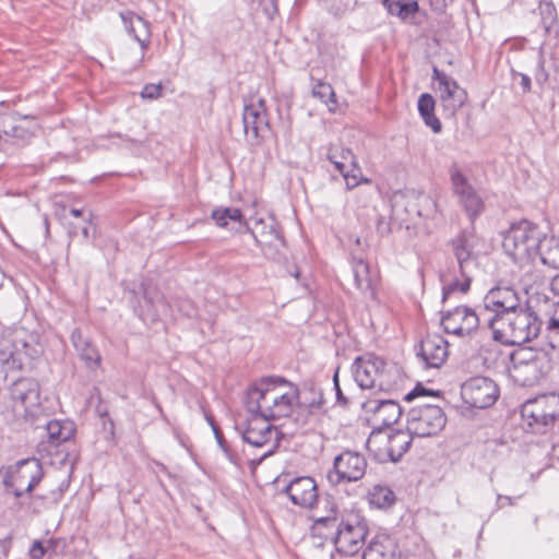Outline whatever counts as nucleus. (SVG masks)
I'll return each mask as SVG.
<instances>
[{
  "label": "nucleus",
  "instance_id": "obj_1",
  "mask_svg": "<svg viewBox=\"0 0 559 559\" xmlns=\"http://www.w3.org/2000/svg\"><path fill=\"white\" fill-rule=\"evenodd\" d=\"M298 399L295 384L282 377H269L248 390L246 405L249 413L274 420L289 416Z\"/></svg>",
  "mask_w": 559,
  "mask_h": 559
},
{
  "label": "nucleus",
  "instance_id": "obj_2",
  "mask_svg": "<svg viewBox=\"0 0 559 559\" xmlns=\"http://www.w3.org/2000/svg\"><path fill=\"white\" fill-rule=\"evenodd\" d=\"M450 246L457 263V271L454 270L453 274L449 273L441 276L443 283L442 301H445L454 293H468L473 277L478 270L472 231L464 230L460 233L450 241Z\"/></svg>",
  "mask_w": 559,
  "mask_h": 559
},
{
  "label": "nucleus",
  "instance_id": "obj_3",
  "mask_svg": "<svg viewBox=\"0 0 559 559\" xmlns=\"http://www.w3.org/2000/svg\"><path fill=\"white\" fill-rule=\"evenodd\" d=\"M488 328L496 341L506 345H522L538 336L542 321L525 301L524 306L508 316L488 320Z\"/></svg>",
  "mask_w": 559,
  "mask_h": 559
},
{
  "label": "nucleus",
  "instance_id": "obj_4",
  "mask_svg": "<svg viewBox=\"0 0 559 559\" xmlns=\"http://www.w3.org/2000/svg\"><path fill=\"white\" fill-rule=\"evenodd\" d=\"M544 233L537 225L523 219L510 226L503 237L504 252L518 264L524 265L537 258Z\"/></svg>",
  "mask_w": 559,
  "mask_h": 559
},
{
  "label": "nucleus",
  "instance_id": "obj_5",
  "mask_svg": "<svg viewBox=\"0 0 559 559\" xmlns=\"http://www.w3.org/2000/svg\"><path fill=\"white\" fill-rule=\"evenodd\" d=\"M511 376L523 386H532L551 370V360L545 350L523 348L511 356Z\"/></svg>",
  "mask_w": 559,
  "mask_h": 559
},
{
  "label": "nucleus",
  "instance_id": "obj_6",
  "mask_svg": "<svg viewBox=\"0 0 559 559\" xmlns=\"http://www.w3.org/2000/svg\"><path fill=\"white\" fill-rule=\"evenodd\" d=\"M44 469L40 461L28 457L17 461L5 468L2 483L7 491L12 492L16 498L24 493H31L40 483Z\"/></svg>",
  "mask_w": 559,
  "mask_h": 559
},
{
  "label": "nucleus",
  "instance_id": "obj_7",
  "mask_svg": "<svg viewBox=\"0 0 559 559\" xmlns=\"http://www.w3.org/2000/svg\"><path fill=\"white\" fill-rule=\"evenodd\" d=\"M270 421L258 413H251V417L248 418L246 428L241 433L246 443L264 450L257 464L272 455L278 447V431Z\"/></svg>",
  "mask_w": 559,
  "mask_h": 559
},
{
  "label": "nucleus",
  "instance_id": "obj_8",
  "mask_svg": "<svg viewBox=\"0 0 559 559\" xmlns=\"http://www.w3.org/2000/svg\"><path fill=\"white\" fill-rule=\"evenodd\" d=\"M447 417L442 408L432 404H420L409 409L407 425L413 437L437 436L445 426Z\"/></svg>",
  "mask_w": 559,
  "mask_h": 559
},
{
  "label": "nucleus",
  "instance_id": "obj_9",
  "mask_svg": "<svg viewBox=\"0 0 559 559\" xmlns=\"http://www.w3.org/2000/svg\"><path fill=\"white\" fill-rule=\"evenodd\" d=\"M388 364L373 355L357 357L353 365L354 379L361 389L385 390L391 385Z\"/></svg>",
  "mask_w": 559,
  "mask_h": 559
},
{
  "label": "nucleus",
  "instance_id": "obj_10",
  "mask_svg": "<svg viewBox=\"0 0 559 559\" xmlns=\"http://www.w3.org/2000/svg\"><path fill=\"white\" fill-rule=\"evenodd\" d=\"M522 306H524L522 297L514 288L509 286L491 288L484 297L485 321L488 324V320L506 317Z\"/></svg>",
  "mask_w": 559,
  "mask_h": 559
},
{
  "label": "nucleus",
  "instance_id": "obj_11",
  "mask_svg": "<svg viewBox=\"0 0 559 559\" xmlns=\"http://www.w3.org/2000/svg\"><path fill=\"white\" fill-rule=\"evenodd\" d=\"M366 467L367 461L364 455L346 450L335 456L333 471H330L326 477L332 485L357 481L364 477Z\"/></svg>",
  "mask_w": 559,
  "mask_h": 559
},
{
  "label": "nucleus",
  "instance_id": "obj_12",
  "mask_svg": "<svg viewBox=\"0 0 559 559\" xmlns=\"http://www.w3.org/2000/svg\"><path fill=\"white\" fill-rule=\"evenodd\" d=\"M432 80L438 83L440 106L445 118H453L465 104L467 94L450 75L433 68Z\"/></svg>",
  "mask_w": 559,
  "mask_h": 559
},
{
  "label": "nucleus",
  "instance_id": "obj_13",
  "mask_svg": "<svg viewBox=\"0 0 559 559\" xmlns=\"http://www.w3.org/2000/svg\"><path fill=\"white\" fill-rule=\"evenodd\" d=\"M367 534L366 522L350 515L338 524L334 543L340 552L354 556L364 546Z\"/></svg>",
  "mask_w": 559,
  "mask_h": 559
},
{
  "label": "nucleus",
  "instance_id": "obj_14",
  "mask_svg": "<svg viewBox=\"0 0 559 559\" xmlns=\"http://www.w3.org/2000/svg\"><path fill=\"white\" fill-rule=\"evenodd\" d=\"M461 396L464 403L471 407L487 408L497 401L499 389L491 379L475 377L462 384Z\"/></svg>",
  "mask_w": 559,
  "mask_h": 559
},
{
  "label": "nucleus",
  "instance_id": "obj_15",
  "mask_svg": "<svg viewBox=\"0 0 559 559\" xmlns=\"http://www.w3.org/2000/svg\"><path fill=\"white\" fill-rule=\"evenodd\" d=\"M243 133L251 145L260 144L269 132L265 102L262 98L246 103L242 112Z\"/></svg>",
  "mask_w": 559,
  "mask_h": 559
},
{
  "label": "nucleus",
  "instance_id": "obj_16",
  "mask_svg": "<svg viewBox=\"0 0 559 559\" xmlns=\"http://www.w3.org/2000/svg\"><path fill=\"white\" fill-rule=\"evenodd\" d=\"M451 181L460 205L473 223L485 211L484 199L459 169H451Z\"/></svg>",
  "mask_w": 559,
  "mask_h": 559
},
{
  "label": "nucleus",
  "instance_id": "obj_17",
  "mask_svg": "<svg viewBox=\"0 0 559 559\" xmlns=\"http://www.w3.org/2000/svg\"><path fill=\"white\" fill-rule=\"evenodd\" d=\"M481 317L485 320L486 313L478 314L469 307L460 306L442 316L441 325L448 334L468 336L478 328Z\"/></svg>",
  "mask_w": 559,
  "mask_h": 559
},
{
  "label": "nucleus",
  "instance_id": "obj_18",
  "mask_svg": "<svg viewBox=\"0 0 559 559\" xmlns=\"http://www.w3.org/2000/svg\"><path fill=\"white\" fill-rule=\"evenodd\" d=\"M437 211L436 201L426 194L411 195L403 203L395 202L392 209L393 216L401 223H416L415 218H429Z\"/></svg>",
  "mask_w": 559,
  "mask_h": 559
},
{
  "label": "nucleus",
  "instance_id": "obj_19",
  "mask_svg": "<svg viewBox=\"0 0 559 559\" xmlns=\"http://www.w3.org/2000/svg\"><path fill=\"white\" fill-rule=\"evenodd\" d=\"M326 156L343 175L348 189L355 188L359 183L361 171L355 155L349 148L343 147L341 144H331Z\"/></svg>",
  "mask_w": 559,
  "mask_h": 559
},
{
  "label": "nucleus",
  "instance_id": "obj_20",
  "mask_svg": "<svg viewBox=\"0 0 559 559\" xmlns=\"http://www.w3.org/2000/svg\"><path fill=\"white\" fill-rule=\"evenodd\" d=\"M290 501L301 508L312 509L318 503V487L313 478L304 476L293 479L284 489Z\"/></svg>",
  "mask_w": 559,
  "mask_h": 559
},
{
  "label": "nucleus",
  "instance_id": "obj_21",
  "mask_svg": "<svg viewBox=\"0 0 559 559\" xmlns=\"http://www.w3.org/2000/svg\"><path fill=\"white\" fill-rule=\"evenodd\" d=\"M417 356L426 367L438 368L448 356V342L440 335H428L420 342Z\"/></svg>",
  "mask_w": 559,
  "mask_h": 559
},
{
  "label": "nucleus",
  "instance_id": "obj_22",
  "mask_svg": "<svg viewBox=\"0 0 559 559\" xmlns=\"http://www.w3.org/2000/svg\"><path fill=\"white\" fill-rule=\"evenodd\" d=\"M366 413H371V420L379 425L389 427L395 424L402 415V408L393 400H369L362 404Z\"/></svg>",
  "mask_w": 559,
  "mask_h": 559
},
{
  "label": "nucleus",
  "instance_id": "obj_23",
  "mask_svg": "<svg viewBox=\"0 0 559 559\" xmlns=\"http://www.w3.org/2000/svg\"><path fill=\"white\" fill-rule=\"evenodd\" d=\"M11 396L15 403H20L29 412L39 404L38 383L33 379H20L12 384Z\"/></svg>",
  "mask_w": 559,
  "mask_h": 559
},
{
  "label": "nucleus",
  "instance_id": "obj_24",
  "mask_svg": "<svg viewBox=\"0 0 559 559\" xmlns=\"http://www.w3.org/2000/svg\"><path fill=\"white\" fill-rule=\"evenodd\" d=\"M121 19L123 21L124 27L128 31L129 34H132L134 39L139 41L141 46V58L138 60V63H142L144 51L150 45V37H151V28L147 21L142 19L139 15H135L131 12H128L127 14H121Z\"/></svg>",
  "mask_w": 559,
  "mask_h": 559
},
{
  "label": "nucleus",
  "instance_id": "obj_25",
  "mask_svg": "<svg viewBox=\"0 0 559 559\" xmlns=\"http://www.w3.org/2000/svg\"><path fill=\"white\" fill-rule=\"evenodd\" d=\"M252 234L266 258L274 260L278 258L281 249L285 247V241L274 222L269 224L267 233Z\"/></svg>",
  "mask_w": 559,
  "mask_h": 559
},
{
  "label": "nucleus",
  "instance_id": "obj_26",
  "mask_svg": "<svg viewBox=\"0 0 559 559\" xmlns=\"http://www.w3.org/2000/svg\"><path fill=\"white\" fill-rule=\"evenodd\" d=\"M71 343L75 348L79 357L90 369H96L100 365V354L97 348L86 338L79 329L71 334Z\"/></svg>",
  "mask_w": 559,
  "mask_h": 559
},
{
  "label": "nucleus",
  "instance_id": "obj_27",
  "mask_svg": "<svg viewBox=\"0 0 559 559\" xmlns=\"http://www.w3.org/2000/svg\"><path fill=\"white\" fill-rule=\"evenodd\" d=\"M521 415L533 432L543 433L547 430L543 395L525 402Z\"/></svg>",
  "mask_w": 559,
  "mask_h": 559
},
{
  "label": "nucleus",
  "instance_id": "obj_28",
  "mask_svg": "<svg viewBox=\"0 0 559 559\" xmlns=\"http://www.w3.org/2000/svg\"><path fill=\"white\" fill-rule=\"evenodd\" d=\"M353 277L356 288L366 297L374 298L373 278L369 264L362 259H354Z\"/></svg>",
  "mask_w": 559,
  "mask_h": 559
},
{
  "label": "nucleus",
  "instance_id": "obj_29",
  "mask_svg": "<svg viewBox=\"0 0 559 559\" xmlns=\"http://www.w3.org/2000/svg\"><path fill=\"white\" fill-rule=\"evenodd\" d=\"M143 290V301L139 304V307L135 308L139 312L140 318L143 320L156 321L160 313H165L167 310V305L163 297H160L156 302L154 297L150 295V290L142 284Z\"/></svg>",
  "mask_w": 559,
  "mask_h": 559
},
{
  "label": "nucleus",
  "instance_id": "obj_30",
  "mask_svg": "<svg viewBox=\"0 0 559 559\" xmlns=\"http://www.w3.org/2000/svg\"><path fill=\"white\" fill-rule=\"evenodd\" d=\"M367 449L379 463L393 462L386 432H372L367 440Z\"/></svg>",
  "mask_w": 559,
  "mask_h": 559
},
{
  "label": "nucleus",
  "instance_id": "obj_31",
  "mask_svg": "<svg viewBox=\"0 0 559 559\" xmlns=\"http://www.w3.org/2000/svg\"><path fill=\"white\" fill-rule=\"evenodd\" d=\"M537 258L540 262L552 270H559V239L545 234L537 250Z\"/></svg>",
  "mask_w": 559,
  "mask_h": 559
},
{
  "label": "nucleus",
  "instance_id": "obj_32",
  "mask_svg": "<svg viewBox=\"0 0 559 559\" xmlns=\"http://www.w3.org/2000/svg\"><path fill=\"white\" fill-rule=\"evenodd\" d=\"M386 437L389 447L391 449V454H393V462H397L409 449L414 437L412 433H409L407 428L406 430H394L392 432H386Z\"/></svg>",
  "mask_w": 559,
  "mask_h": 559
},
{
  "label": "nucleus",
  "instance_id": "obj_33",
  "mask_svg": "<svg viewBox=\"0 0 559 559\" xmlns=\"http://www.w3.org/2000/svg\"><path fill=\"white\" fill-rule=\"evenodd\" d=\"M435 106L436 100L430 94L424 93L419 96L418 111L426 126L430 127L435 133H438L441 131L442 126L440 120L435 116Z\"/></svg>",
  "mask_w": 559,
  "mask_h": 559
},
{
  "label": "nucleus",
  "instance_id": "obj_34",
  "mask_svg": "<svg viewBox=\"0 0 559 559\" xmlns=\"http://www.w3.org/2000/svg\"><path fill=\"white\" fill-rule=\"evenodd\" d=\"M362 559H396L393 545L388 538L371 540Z\"/></svg>",
  "mask_w": 559,
  "mask_h": 559
},
{
  "label": "nucleus",
  "instance_id": "obj_35",
  "mask_svg": "<svg viewBox=\"0 0 559 559\" xmlns=\"http://www.w3.org/2000/svg\"><path fill=\"white\" fill-rule=\"evenodd\" d=\"M299 408H305L309 414L321 411L324 405L323 393L311 386L302 393L299 392V399L296 403Z\"/></svg>",
  "mask_w": 559,
  "mask_h": 559
},
{
  "label": "nucleus",
  "instance_id": "obj_36",
  "mask_svg": "<svg viewBox=\"0 0 559 559\" xmlns=\"http://www.w3.org/2000/svg\"><path fill=\"white\" fill-rule=\"evenodd\" d=\"M383 5L392 15L406 20L408 16L415 14L419 7L415 0H383Z\"/></svg>",
  "mask_w": 559,
  "mask_h": 559
},
{
  "label": "nucleus",
  "instance_id": "obj_37",
  "mask_svg": "<svg viewBox=\"0 0 559 559\" xmlns=\"http://www.w3.org/2000/svg\"><path fill=\"white\" fill-rule=\"evenodd\" d=\"M369 503L378 509H388L395 502L394 492L386 486L376 485L368 493Z\"/></svg>",
  "mask_w": 559,
  "mask_h": 559
},
{
  "label": "nucleus",
  "instance_id": "obj_38",
  "mask_svg": "<svg viewBox=\"0 0 559 559\" xmlns=\"http://www.w3.org/2000/svg\"><path fill=\"white\" fill-rule=\"evenodd\" d=\"M47 433L52 443L68 441L74 435V427L71 423H61L59 420H50L47 424Z\"/></svg>",
  "mask_w": 559,
  "mask_h": 559
},
{
  "label": "nucleus",
  "instance_id": "obj_39",
  "mask_svg": "<svg viewBox=\"0 0 559 559\" xmlns=\"http://www.w3.org/2000/svg\"><path fill=\"white\" fill-rule=\"evenodd\" d=\"M211 216L219 227H227L230 222L241 224V212L235 207L215 209Z\"/></svg>",
  "mask_w": 559,
  "mask_h": 559
},
{
  "label": "nucleus",
  "instance_id": "obj_40",
  "mask_svg": "<svg viewBox=\"0 0 559 559\" xmlns=\"http://www.w3.org/2000/svg\"><path fill=\"white\" fill-rule=\"evenodd\" d=\"M10 337L11 331L0 323V358L4 362L16 360V347Z\"/></svg>",
  "mask_w": 559,
  "mask_h": 559
},
{
  "label": "nucleus",
  "instance_id": "obj_41",
  "mask_svg": "<svg viewBox=\"0 0 559 559\" xmlns=\"http://www.w3.org/2000/svg\"><path fill=\"white\" fill-rule=\"evenodd\" d=\"M543 401L547 429L550 425H554L555 423L559 424V395H543Z\"/></svg>",
  "mask_w": 559,
  "mask_h": 559
},
{
  "label": "nucleus",
  "instance_id": "obj_42",
  "mask_svg": "<svg viewBox=\"0 0 559 559\" xmlns=\"http://www.w3.org/2000/svg\"><path fill=\"white\" fill-rule=\"evenodd\" d=\"M312 95L326 104L330 109H332L331 105L336 104L334 90L329 83L317 81L312 86Z\"/></svg>",
  "mask_w": 559,
  "mask_h": 559
},
{
  "label": "nucleus",
  "instance_id": "obj_43",
  "mask_svg": "<svg viewBox=\"0 0 559 559\" xmlns=\"http://www.w3.org/2000/svg\"><path fill=\"white\" fill-rule=\"evenodd\" d=\"M539 14L542 25L546 32H549L552 25L557 22V10L551 1L542 0L539 2Z\"/></svg>",
  "mask_w": 559,
  "mask_h": 559
},
{
  "label": "nucleus",
  "instance_id": "obj_44",
  "mask_svg": "<svg viewBox=\"0 0 559 559\" xmlns=\"http://www.w3.org/2000/svg\"><path fill=\"white\" fill-rule=\"evenodd\" d=\"M36 124L33 122L32 127H24L21 124L12 126L5 129L3 133L16 140L19 144L27 143L34 135Z\"/></svg>",
  "mask_w": 559,
  "mask_h": 559
},
{
  "label": "nucleus",
  "instance_id": "obj_45",
  "mask_svg": "<svg viewBox=\"0 0 559 559\" xmlns=\"http://www.w3.org/2000/svg\"><path fill=\"white\" fill-rule=\"evenodd\" d=\"M162 92H163V85L160 83H158V84L150 83L143 87V90L141 92V97L143 99H148V100L157 99L162 96Z\"/></svg>",
  "mask_w": 559,
  "mask_h": 559
},
{
  "label": "nucleus",
  "instance_id": "obj_46",
  "mask_svg": "<svg viewBox=\"0 0 559 559\" xmlns=\"http://www.w3.org/2000/svg\"><path fill=\"white\" fill-rule=\"evenodd\" d=\"M430 395H433V392L424 388L421 384H417L411 392H408L406 395H405V400L411 402L417 397H421V396H430Z\"/></svg>",
  "mask_w": 559,
  "mask_h": 559
},
{
  "label": "nucleus",
  "instance_id": "obj_47",
  "mask_svg": "<svg viewBox=\"0 0 559 559\" xmlns=\"http://www.w3.org/2000/svg\"><path fill=\"white\" fill-rule=\"evenodd\" d=\"M325 503L326 506H331V509H330V514L325 515V516H321V518H318L316 520V523L317 524H322V525H330V524H335L336 522V516H335V508H334V504L329 500V499H325Z\"/></svg>",
  "mask_w": 559,
  "mask_h": 559
},
{
  "label": "nucleus",
  "instance_id": "obj_48",
  "mask_svg": "<svg viewBox=\"0 0 559 559\" xmlns=\"http://www.w3.org/2000/svg\"><path fill=\"white\" fill-rule=\"evenodd\" d=\"M46 554V549L41 542L35 540L29 549L31 559H43Z\"/></svg>",
  "mask_w": 559,
  "mask_h": 559
},
{
  "label": "nucleus",
  "instance_id": "obj_49",
  "mask_svg": "<svg viewBox=\"0 0 559 559\" xmlns=\"http://www.w3.org/2000/svg\"><path fill=\"white\" fill-rule=\"evenodd\" d=\"M263 12L267 19L272 20L274 15L277 13V2L276 0H262Z\"/></svg>",
  "mask_w": 559,
  "mask_h": 559
},
{
  "label": "nucleus",
  "instance_id": "obj_50",
  "mask_svg": "<svg viewBox=\"0 0 559 559\" xmlns=\"http://www.w3.org/2000/svg\"><path fill=\"white\" fill-rule=\"evenodd\" d=\"M333 383H334V389H335V393H336L337 403L343 405V406L347 405V399L343 394V392L341 390V386H340L338 370H336L334 376H333Z\"/></svg>",
  "mask_w": 559,
  "mask_h": 559
},
{
  "label": "nucleus",
  "instance_id": "obj_51",
  "mask_svg": "<svg viewBox=\"0 0 559 559\" xmlns=\"http://www.w3.org/2000/svg\"><path fill=\"white\" fill-rule=\"evenodd\" d=\"M391 223L383 216L378 218L377 231L381 236H388L391 233Z\"/></svg>",
  "mask_w": 559,
  "mask_h": 559
},
{
  "label": "nucleus",
  "instance_id": "obj_52",
  "mask_svg": "<svg viewBox=\"0 0 559 559\" xmlns=\"http://www.w3.org/2000/svg\"><path fill=\"white\" fill-rule=\"evenodd\" d=\"M210 424H211V426H212V428H213V431H214V433H215V438H216V440H217V442H218L219 447L224 450V452H225L226 454H228V450H227V448H226V445H225V441H224V438H223V436H222V432H221V431H219V429L214 425V421H213L212 419H210Z\"/></svg>",
  "mask_w": 559,
  "mask_h": 559
},
{
  "label": "nucleus",
  "instance_id": "obj_53",
  "mask_svg": "<svg viewBox=\"0 0 559 559\" xmlns=\"http://www.w3.org/2000/svg\"><path fill=\"white\" fill-rule=\"evenodd\" d=\"M556 305L557 307L555 310V316L557 317H552L548 322V328L550 330H559V300L556 302Z\"/></svg>",
  "mask_w": 559,
  "mask_h": 559
},
{
  "label": "nucleus",
  "instance_id": "obj_54",
  "mask_svg": "<svg viewBox=\"0 0 559 559\" xmlns=\"http://www.w3.org/2000/svg\"><path fill=\"white\" fill-rule=\"evenodd\" d=\"M506 504L512 506L513 504V499L511 497H509V496L499 495L498 498H497V506H498V508H503Z\"/></svg>",
  "mask_w": 559,
  "mask_h": 559
},
{
  "label": "nucleus",
  "instance_id": "obj_55",
  "mask_svg": "<svg viewBox=\"0 0 559 559\" xmlns=\"http://www.w3.org/2000/svg\"><path fill=\"white\" fill-rule=\"evenodd\" d=\"M521 86L524 93L531 91V79L526 74H521Z\"/></svg>",
  "mask_w": 559,
  "mask_h": 559
},
{
  "label": "nucleus",
  "instance_id": "obj_56",
  "mask_svg": "<svg viewBox=\"0 0 559 559\" xmlns=\"http://www.w3.org/2000/svg\"><path fill=\"white\" fill-rule=\"evenodd\" d=\"M267 229H269V225H266L263 222H259L255 225V229L253 230V233H267Z\"/></svg>",
  "mask_w": 559,
  "mask_h": 559
},
{
  "label": "nucleus",
  "instance_id": "obj_57",
  "mask_svg": "<svg viewBox=\"0 0 559 559\" xmlns=\"http://www.w3.org/2000/svg\"><path fill=\"white\" fill-rule=\"evenodd\" d=\"M70 214H72L74 217H81L83 216V211L79 209H71Z\"/></svg>",
  "mask_w": 559,
  "mask_h": 559
},
{
  "label": "nucleus",
  "instance_id": "obj_58",
  "mask_svg": "<svg viewBox=\"0 0 559 559\" xmlns=\"http://www.w3.org/2000/svg\"><path fill=\"white\" fill-rule=\"evenodd\" d=\"M81 231H82V235H83V237H84V238H88V235H90V228H88V226H87V225L83 226V227H82V229H81Z\"/></svg>",
  "mask_w": 559,
  "mask_h": 559
},
{
  "label": "nucleus",
  "instance_id": "obj_59",
  "mask_svg": "<svg viewBox=\"0 0 559 559\" xmlns=\"http://www.w3.org/2000/svg\"><path fill=\"white\" fill-rule=\"evenodd\" d=\"M75 235H76V230H75L74 226H71V227L69 228V236H70V237H73V236H75Z\"/></svg>",
  "mask_w": 559,
  "mask_h": 559
},
{
  "label": "nucleus",
  "instance_id": "obj_60",
  "mask_svg": "<svg viewBox=\"0 0 559 559\" xmlns=\"http://www.w3.org/2000/svg\"><path fill=\"white\" fill-rule=\"evenodd\" d=\"M341 559H356V558L352 555H346V556L341 557Z\"/></svg>",
  "mask_w": 559,
  "mask_h": 559
},
{
  "label": "nucleus",
  "instance_id": "obj_61",
  "mask_svg": "<svg viewBox=\"0 0 559 559\" xmlns=\"http://www.w3.org/2000/svg\"><path fill=\"white\" fill-rule=\"evenodd\" d=\"M91 217H92V214H90L88 218L84 217V222H86V223L90 222Z\"/></svg>",
  "mask_w": 559,
  "mask_h": 559
},
{
  "label": "nucleus",
  "instance_id": "obj_62",
  "mask_svg": "<svg viewBox=\"0 0 559 559\" xmlns=\"http://www.w3.org/2000/svg\"><path fill=\"white\" fill-rule=\"evenodd\" d=\"M228 457H229V461H233L234 462V459L231 455L228 454Z\"/></svg>",
  "mask_w": 559,
  "mask_h": 559
}]
</instances>
